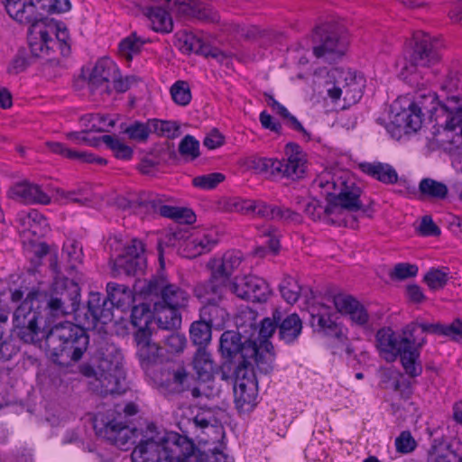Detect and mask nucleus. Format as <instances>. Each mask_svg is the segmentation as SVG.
<instances>
[{"mask_svg": "<svg viewBox=\"0 0 462 462\" xmlns=\"http://www.w3.org/2000/svg\"><path fill=\"white\" fill-rule=\"evenodd\" d=\"M139 81V79L135 76H125L123 77L118 70L116 72V77L112 81V88L116 93H125L126 92L133 84H135Z\"/></svg>", "mask_w": 462, "mask_h": 462, "instance_id": "obj_62", "label": "nucleus"}, {"mask_svg": "<svg viewBox=\"0 0 462 462\" xmlns=\"http://www.w3.org/2000/svg\"><path fill=\"white\" fill-rule=\"evenodd\" d=\"M286 158L282 160L266 157H254L248 166L257 173L297 180L304 178L307 170L306 153L296 143H288L284 147Z\"/></svg>", "mask_w": 462, "mask_h": 462, "instance_id": "obj_5", "label": "nucleus"}, {"mask_svg": "<svg viewBox=\"0 0 462 462\" xmlns=\"http://www.w3.org/2000/svg\"><path fill=\"white\" fill-rule=\"evenodd\" d=\"M359 169L365 174L375 179L383 184H395L398 182V173L395 169L388 164L380 162H363L359 164Z\"/></svg>", "mask_w": 462, "mask_h": 462, "instance_id": "obj_28", "label": "nucleus"}, {"mask_svg": "<svg viewBox=\"0 0 462 462\" xmlns=\"http://www.w3.org/2000/svg\"><path fill=\"white\" fill-rule=\"evenodd\" d=\"M152 330H140L134 333V340L137 346V356L142 368L146 373L155 367L160 358V346L152 342Z\"/></svg>", "mask_w": 462, "mask_h": 462, "instance_id": "obj_18", "label": "nucleus"}, {"mask_svg": "<svg viewBox=\"0 0 462 462\" xmlns=\"http://www.w3.org/2000/svg\"><path fill=\"white\" fill-rule=\"evenodd\" d=\"M152 132L168 139H174L180 134V125L173 121L151 119Z\"/></svg>", "mask_w": 462, "mask_h": 462, "instance_id": "obj_46", "label": "nucleus"}, {"mask_svg": "<svg viewBox=\"0 0 462 462\" xmlns=\"http://www.w3.org/2000/svg\"><path fill=\"white\" fill-rule=\"evenodd\" d=\"M34 23L40 24L45 19L47 14L54 13L52 0H32Z\"/></svg>", "mask_w": 462, "mask_h": 462, "instance_id": "obj_59", "label": "nucleus"}, {"mask_svg": "<svg viewBox=\"0 0 462 462\" xmlns=\"http://www.w3.org/2000/svg\"><path fill=\"white\" fill-rule=\"evenodd\" d=\"M424 99H430L432 103V106L430 108H427L424 106L422 101H413L411 102L407 109H403L402 112L397 113L395 116V124L399 127H403L408 131L416 132L421 127L422 117L424 114L422 110H427V112L432 113L437 109V106L434 105L435 97L430 95L429 97H422Z\"/></svg>", "mask_w": 462, "mask_h": 462, "instance_id": "obj_19", "label": "nucleus"}, {"mask_svg": "<svg viewBox=\"0 0 462 462\" xmlns=\"http://www.w3.org/2000/svg\"><path fill=\"white\" fill-rule=\"evenodd\" d=\"M311 326H318L320 329L324 331H331L335 332L337 336H338L337 325L331 319L329 314H320V313H312L310 319Z\"/></svg>", "mask_w": 462, "mask_h": 462, "instance_id": "obj_57", "label": "nucleus"}, {"mask_svg": "<svg viewBox=\"0 0 462 462\" xmlns=\"http://www.w3.org/2000/svg\"><path fill=\"white\" fill-rule=\"evenodd\" d=\"M42 294L30 291L14 313V321L19 337L25 343L44 338L46 351L52 362L69 366L82 359L89 346V336L83 326L69 321L54 325L48 332L38 326L39 313L33 310V301H40Z\"/></svg>", "mask_w": 462, "mask_h": 462, "instance_id": "obj_1", "label": "nucleus"}, {"mask_svg": "<svg viewBox=\"0 0 462 462\" xmlns=\"http://www.w3.org/2000/svg\"><path fill=\"white\" fill-rule=\"evenodd\" d=\"M145 374L150 378L153 386L164 395L181 393L190 391L193 398L209 397L204 393L201 385H196L194 375L182 365H156L149 369Z\"/></svg>", "mask_w": 462, "mask_h": 462, "instance_id": "obj_6", "label": "nucleus"}, {"mask_svg": "<svg viewBox=\"0 0 462 462\" xmlns=\"http://www.w3.org/2000/svg\"><path fill=\"white\" fill-rule=\"evenodd\" d=\"M242 261L243 254L240 251H227L223 254L222 258L210 260L207 263V268L229 281H233L232 275L238 269Z\"/></svg>", "mask_w": 462, "mask_h": 462, "instance_id": "obj_26", "label": "nucleus"}, {"mask_svg": "<svg viewBox=\"0 0 462 462\" xmlns=\"http://www.w3.org/2000/svg\"><path fill=\"white\" fill-rule=\"evenodd\" d=\"M140 293L152 302L172 309H185L188 306L189 293L177 284L171 283L165 276H152L144 281Z\"/></svg>", "mask_w": 462, "mask_h": 462, "instance_id": "obj_9", "label": "nucleus"}, {"mask_svg": "<svg viewBox=\"0 0 462 462\" xmlns=\"http://www.w3.org/2000/svg\"><path fill=\"white\" fill-rule=\"evenodd\" d=\"M172 100L179 106H187L191 101V91L187 81L178 80L170 89Z\"/></svg>", "mask_w": 462, "mask_h": 462, "instance_id": "obj_49", "label": "nucleus"}, {"mask_svg": "<svg viewBox=\"0 0 462 462\" xmlns=\"http://www.w3.org/2000/svg\"><path fill=\"white\" fill-rule=\"evenodd\" d=\"M279 290L283 300L292 305L298 301L300 296L301 287L293 277L284 275L279 285Z\"/></svg>", "mask_w": 462, "mask_h": 462, "instance_id": "obj_44", "label": "nucleus"}, {"mask_svg": "<svg viewBox=\"0 0 462 462\" xmlns=\"http://www.w3.org/2000/svg\"><path fill=\"white\" fill-rule=\"evenodd\" d=\"M419 268L416 264H411L408 263H397L393 272L390 273V276L393 280H405L408 278H411L417 275Z\"/></svg>", "mask_w": 462, "mask_h": 462, "instance_id": "obj_56", "label": "nucleus"}, {"mask_svg": "<svg viewBox=\"0 0 462 462\" xmlns=\"http://www.w3.org/2000/svg\"><path fill=\"white\" fill-rule=\"evenodd\" d=\"M416 446L417 443L409 430L402 431L395 439L396 450L402 454L412 452Z\"/></svg>", "mask_w": 462, "mask_h": 462, "instance_id": "obj_58", "label": "nucleus"}, {"mask_svg": "<svg viewBox=\"0 0 462 462\" xmlns=\"http://www.w3.org/2000/svg\"><path fill=\"white\" fill-rule=\"evenodd\" d=\"M117 71V66L110 59H100L93 68L89 79L112 83Z\"/></svg>", "mask_w": 462, "mask_h": 462, "instance_id": "obj_41", "label": "nucleus"}, {"mask_svg": "<svg viewBox=\"0 0 462 462\" xmlns=\"http://www.w3.org/2000/svg\"><path fill=\"white\" fill-rule=\"evenodd\" d=\"M324 208L319 201L311 200L308 201L304 205V212L313 221L321 220L322 218L327 222L328 217L324 213Z\"/></svg>", "mask_w": 462, "mask_h": 462, "instance_id": "obj_64", "label": "nucleus"}, {"mask_svg": "<svg viewBox=\"0 0 462 462\" xmlns=\"http://www.w3.org/2000/svg\"><path fill=\"white\" fill-rule=\"evenodd\" d=\"M460 98L457 96L447 97L448 103H440L441 107L450 116L446 123V129L449 131L460 127V134L462 136V106L458 103Z\"/></svg>", "mask_w": 462, "mask_h": 462, "instance_id": "obj_40", "label": "nucleus"}, {"mask_svg": "<svg viewBox=\"0 0 462 462\" xmlns=\"http://www.w3.org/2000/svg\"><path fill=\"white\" fill-rule=\"evenodd\" d=\"M219 351L225 359L235 362V368L255 365L261 372L268 374L273 367L275 354L270 341H261L259 345L250 339L243 342L240 333L226 330L220 337Z\"/></svg>", "mask_w": 462, "mask_h": 462, "instance_id": "obj_2", "label": "nucleus"}, {"mask_svg": "<svg viewBox=\"0 0 462 462\" xmlns=\"http://www.w3.org/2000/svg\"><path fill=\"white\" fill-rule=\"evenodd\" d=\"M393 391L398 392L400 398L403 401H408L413 394V387L410 380L404 378L402 374L399 381L394 382Z\"/></svg>", "mask_w": 462, "mask_h": 462, "instance_id": "obj_63", "label": "nucleus"}, {"mask_svg": "<svg viewBox=\"0 0 462 462\" xmlns=\"http://www.w3.org/2000/svg\"><path fill=\"white\" fill-rule=\"evenodd\" d=\"M180 154L189 161H194L199 155V143L192 135H185L179 144Z\"/></svg>", "mask_w": 462, "mask_h": 462, "instance_id": "obj_51", "label": "nucleus"}, {"mask_svg": "<svg viewBox=\"0 0 462 462\" xmlns=\"http://www.w3.org/2000/svg\"><path fill=\"white\" fill-rule=\"evenodd\" d=\"M254 365L235 368V402L238 410L250 411L257 404L258 382L254 374Z\"/></svg>", "mask_w": 462, "mask_h": 462, "instance_id": "obj_12", "label": "nucleus"}, {"mask_svg": "<svg viewBox=\"0 0 462 462\" xmlns=\"http://www.w3.org/2000/svg\"><path fill=\"white\" fill-rule=\"evenodd\" d=\"M113 319L112 303L100 292L91 291L88 295L87 311L84 313L83 326L95 328L100 322L107 324Z\"/></svg>", "mask_w": 462, "mask_h": 462, "instance_id": "obj_16", "label": "nucleus"}, {"mask_svg": "<svg viewBox=\"0 0 462 462\" xmlns=\"http://www.w3.org/2000/svg\"><path fill=\"white\" fill-rule=\"evenodd\" d=\"M88 85L90 95L96 101H104L107 99L113 92L111 83L108 82H102L88 79Z\"/></svg>", "mask_w": 462, "mask_h": 462, "instance_id": "obj_54", "label": "nucleus"}, {"mask_svg": "<svg viewBox=\"0 0 462 462\" xmlns=\"http://www.w3.org/2000/svg\"><path fill=\"white\" fill-rule=\"evenodd\" d=\"M417 344H406L399 355L405 373L411 377H417L422 373Z\"/></svg>", "mask_w": 462, "mask_h": 462, "instance_id": "obj_35", "label": "nucleus"}, {"mask_svg": "<svg viewBox=\"0 0 462 462\" xmlns=\"http://www.w3.org/2000/svg\"><path fill=\"white\" fill-rule=\"evenodd\" d=\"M407 338L408 335L402 337H398L391 328L384 327L376 332V347L384 360L393 362L398 358L404 346L411 344V341L409 343L404 342V339Z\"/></svg>", "mask_w": 462, "mask_h": 462, "instance_id": "obj_17", "label": "nucleus"}, {"mask_svg": "<svg viewBox=\"0 0 462 462\" xmlns=\"http://www.w3.org/2000/svg\"><path fill=\"white\" fill-rule=\"evenodd\" d=\"M118 352L114 344L100 341L97 349V355L99 359L98 367L101 370L100 376L97 378L102 387H105L104 393H114L116 392L117 378L111 374L117 368V362H115V354Z\"/></svg>", "mask_w": 462, "mask_h": 462, "instance_id": "obj_15", "label": "nucleus"}, {"mask_svg": "<svg viewBox=\"0 0 462 462\" xmlns=\"http://www.w3.org/2000/svg\"><path fill=\"white\" fill-rule=\"evenodd\" d=\"M93 428L97 436L125 450L136 442L140 433L137 428L131 427L130 420H125V415L117 409L98 413L95 417Z\"/></svg>", "mask_w": 462, "mask_h": 462, "instance_id": "obj_7", "label": "nucleus"}, {"mask_svg": "<svg viewBox=\"0 0 462 462\" xmlns=\"http://www.w3.org/2000/svg\"><path fill=\"white\" fill-rule=\"evenodd\" d=\"M338 82L344 89L343 99L347 106L357 103L364 92L365 79L350 69H338Z\"/></svg>", "mask_w": 462, "mask_h": 462, "instance_id": "obj_20", "label": "nucleus"}, {"mask_svg": "<svg viewBox=\"0 0 462 462\" xmlns=\"http://www.w3.org/2000/svg\"><path fill=\"white\" fill-rule=\"evenodd\" d=\"M448 325L440 322H411L403 328V335H408V338L404 339V342L411 341V344H417V346L421 347L426 343V338L417 339L415 332L418 328H420L422 333L447 337Z\"/></svg>", "mask_w": 462, "mask_h": 462, "instance_id": "obj_27", "label": "nucleus"}, {"mask_svg": "<svg viewBox=\"0 0 462 462\" xmlns=\"http://www.w3.org/2000/svg\"><path fill=\"white\" fill-rule=\"evenodd\" d=\"M45 310L51 317H63L78 313L80 305V287L68 278L55 279L44 295Z\"/></svg>", "mask_w": 462, "mask_h": 462, "instance_id": "obj_8", "label": "nucleus"}, {"mask_svg": "<svg viewBox=\"0 0 462 462\" xmlns=\"http://www.w3.org/2000/svg\"><path fill=\"white\" fill-rule=\"evenodd\" d=\"M145 15L151 21L152 29L157 32L169 33L173 30L171 15L161 6H152L145 9Z\"/></svg>", "mask_w": 462, "mask_h": 462, "instance_id": "obj_37", "label": "nucleus"}, {"mask_svg": "<svg viewBox=\"0 0 462 462\" xmlns=\"http://www.w3.org/2000/svg\"><path fill=\"white\" fill-rule=\"evenodd\" d=\"M280 310H275L272 318H264L261 322L259 335L263 339L262 341H269L268 338L273 336L279 327Z\"/></svg>", "mask_w": 462, "mask_h": 462, "instance_id": "obj_55", "label": "nucleus"}, {"mask_svg": "<svg viewBox=\"0 0 462 462\" xmlns=\"http://www.w3.org/2000/svg\"><path fill=\"white\" fill-rule=\"evenodd\" d=\"M254 200H245L239 198L224 199L221 202V208L226 212H238L243 215L252 213Z\"/></svg>", "mask_w": 462, "mask_h": 462, "instance_id": "obj_50", "label": "nucleus"}, {"mask_svg": "<svg viewBox=\"0 0 462 462\" xmlns=\"http://www.w3.org/2000/svg\"><path fill=\"white\" fill-rule=\"evenodd\" d=\"M275 208L276 206L274 205L267 204L262 200H254L252 213L258 217L274 220Z\"/></svg>", "mask_w": 462, "mask_h": 462, "instance_id": "obj_60", "label": "nucleus"}, {"mask_svg": "<svg viewBox=\"0 0 462 462\" xmlns=\"http://www.w3.org/2000/svg\"><path fill=\"white\" fill-rule=\"evenodd\" d=\"M192 365L197 374L198 380L201 382L198 385H201V389L206 393L205 383L213 379L215 372L217 370V365L206 347H198L192 359Z\"/></svg>", "mask_w": 462, "mask_h": 462, "instance_id": "obj_24", "label": "nucleus"}, {"mask_svg": "<svg viewBox=\"0 0 462 462\" xmlns=\"http://www.w3.org/2000/svg\"><path fill=\"white\" fill-rule=\"evenodd\" d=\"M180 309H172L164 307L158 302H153L154 318L157 320L158 327L162 329L174 330L180 327L181 315Z\"/></svg>", "mask_w": 462, "mask_h": 462, "instance_id": "obj_34", "label": "nucleus"}, {"mask_svg": "<svg viewBox=\"0 0 462 462\" xmlns=\"http://www.w3.org/2000/svg\"><path fill=\"white\" fill-rule=\"evenodd\" d=\"M5 10L9 16L20 23L31 24L29 33L39 28L34 23L32 0H4Z\"/></svg>", "mask_w": 462, "mask_h": 462, "instance_id": "obj_23", "label": "nucleus"}, {"mask_svg": "<svg viewBox=\"0 0 462 462\" xmlns=\"http://www.w3.org/2000/svg\"><path fill=\"white\" fill-rule=\"evenodd\" d=\"M180 50L187 53L194 52L207 58L211 57L219 62H223L226 59V55L221 50L206 43L202 38L191 32L184 35Z\"/></svg>", "mask_w": 462, "mask_h": 462, "instance_id": "obj_25", "label": "nucleus"}, {"mask_svg": "<svg viewBox=\"0 0 462 462\" xmlns=\"http://www.w3.org/2000/svg\"><path fill=\"white\" fill-rule=\"evenodd\" d=\"M51 43H55L54 40L51 37L49 32L41 28L36 29L35 32L30 33L29 47L31 53L35 58H42L50 54L52 49Z\"/></svg>", "mask_w": 462, "mask_h": 462, "instance_id": "obj_36", "label": "nucleus"}, {"mask_svg": "<svg viewBox=\"0 0 462 462\" xmlns=\"http://www.w3.org/2000/svg\"><path fill=\"white\" fill-rule=\"evenodd\" d=\"M232 293L236 297L253 302H265L270 290L268 283L255 275L236 276L233 279Z\"/></svg>", "mask_w": 462, "mask_h": 462, "instance_id": "obj_14", "label": "nucleus"}, {"mask_svg": "<svg viewBox=\"0 0 462 462\" xmlns=\"http://www.w3.org/2000/svg\"><path fill=\"white\" fill-rule=\"evenodd\" d=\"M106 297L112 303V309L116 307L123 311L129 310L134 302V295L132 290L125 285L116 282L106 284Z\"/></svg>", "mask_w": 462, "mask_h": 462, "instance_id": "obj_29", "label": "nucleus"}, {"mask_svg": "<svg viewBox=\"0 0 462 462\" xmlns=\"http://www.w3.org/2000/svg\"><path fill=\"white\" fill-rule=\"evenodd\" d=\"M125 133L132 140L144 142L152 133L151 120H148L147 123L135 121L126 127Z\"/></svg>", "mask_w": 462, "mask_h": 462, "instance_id": "obj_52", "label": "nucleus"}, {"mask_svg": "<svg viewBox=\"0 0 462 462\" xmlns=\"http://www.w3.org/2000/svg\"><path fill=\"white\" fill-rule=\"evenodd\" d=\"M319 186L326 191L327 206L324 208V213L328 217V224L346 226V221L341 217L344 211L361 210L367 213L372 208V202L367 206L363 205L360 199L362 189L354 182L348 184L347 181L341 179L337 181L320 180Z\"/></svg>", "mask_w": 462, "mask_h": 462, "instance_id": "obj_4", "label": "nucleus"}, {"mask_svg": "<svg viewBox=\"0 0 462 462\" xmlns=\"http://www.w3.org/2000/svg\"><path fill=\"white\" fill-rule=\"evenodd\" d=\"M145 267L144 256L129 257L119 254L114 262L113 273L115 276L121 274L136 276L143 273Z\"/></svg>", "mask_w": 462, "mask_h": 462, "instance_id": "obj_31", "label": "nucleus"}, {"mask_svg": "<svg viewBox=\"0 0 462 462\" xmlns=\"http://www.w3.org/2000/svg\"><path fill=\"white\" fill-rule=\"evenodd\" d=\"M226 177L220 172L199 175L192 179V185L201 189H213L225 180Z\"/></svg>", "mask_w": 462, "mask_h": 462, "instance_id": "obj_53", "label": "nucleus"}, {"mask_svg": "<svg viewBox=\"0 0 462 462\" xmlns=\"http://www.w3.org/2000/svg\"><path fill=\"white\" fill-rule=\"evenodd\" d=\"M336 309L341 314L348 315L350 319L358 326H365L369 314L365 307L352 295L338 294L334 297Z\"/></svg>", "mask_w": 462, "mask_h": 462, "instance_id": "obj_21", "label": "nucleus"}, {"mask_svg": "<svg viewBox=\"0 0 462 462\" xmlns=\"http://www.w3.org/2000/svg\"><path fill=\"white\" fill-rule=\"evenodd\" d=\"M204 305L200 309V319L207 321L212 327L221 328L229 319V314L223 306V302L201 301Z\"/></svg>", "mask_w": 462, "mask_h": 462, "instance_id": "obj_32", "label": "nucleus"}, {"mask_svg": "<svg viewBox=\"0 0 462 462\" xmlns=\"http://www.w3.org/2000/svg\"><path fill=\"white\" fill-rule=\"evenodd\" d=\"M448 279V272L438 268H430L424 275L423 282L431 291H439L447 285Z\"/></svg>", "mask_w": 462, "mask_h": 462, "instance_id": "obj_48", "label": "nucleus"}, {"mask_svg": "<svg viewBox=\"0 0 462 462\" xmlns=\"http://www.w3.org/2000/svg\"><path fill=\"white\" fill-rule=\"evenodd\" d=\"M313 54L316 58H323L329 63L341 58L346 51V42L341 37L338 27L335 23H325L314 29Z\"/></svg>", "mask_w": 462, "mask_h": 462, "instance_id": "obj_10", "label": "nucleus"}, {"mask_svg": "<svg viewBox=\"0 0 462 462\" xmlns=\"http://www.w3.org/2000/svg\"><path fill=\"white\" fill-rule=\"evenodd\" d=\"M130 309V321L134 328H137L136 331L151 330L149 326L152 321L154 313L151 310L150 305L142 302L137 305H132Z\"/></svg>", "mask_w": 462, "mask_h": 462, "instance_id": "obj_39", "label": "nucleus"}, {"mask_svg": "<svg viewBox=\"0 0 462 462\" xmlns=\"http://www.w3.org/2000/svg\"><path fill=\"white\" fill-rule=\"evenodd\" d=\"M448 188L440 181L430 178H424L419 183L418 199L426 200H444L448 198Z\"/></svg>", "mask_w": 462, "mask_h": 462, "instance_id": "obj_33", "label": "nucleus"}, {"mask_svg": "<svg viewBox=\"0 0 462 462\" xmlns=\"http://www.w3.org/2000/svg\"><path fill=\"white\" fill-rule=\"evenodd\" d=\"M186 337L184 335L171 332L164 339L165 346L169 353H180L182 352L186 346Z\"/></svg>", "mask_w": 462, "mask_h": 462, "instance_id": "obj_61", "label": "nucleus"}, {"mask_svg": "<svg viewBox=\"0 0 462 462\" xmlns=\"http://www.w3.org/2000/svg\"><path fill=\"white\" fill-rule=\"evenodd\" d=\"M302 321L297 313L288 314L283 317L280 311L279 337L287 344L293 343L300 335Z\"/></svg>", "mask_w": 462, "mask_h": 462, "instance_id": "obj_30", "label": "nucleus"}, {"mask_svg": "<svg viewBox=\"0 0 462 462\" xmlns=\"http://www.w3.org/2000/svg\"><path fill=\"white\" fill-rule=\"evenodd\" d=\"M102 143H104L110 150L113 151L117 159L129 160L133 156V149L122 143L115 135H103Z\"/></svg>", "mask_w": 462, "mask_h": 462, "instance_id": "obj_47", "label": "nucleus"}, {"mask_svg": "<svg viewBox=\"0 0 462 462\" xmlns=\"http://www.w3.org/2000/svg\"><path fill=\"white\" fill-rule=\"evenodd\" d=\"M14 192L27 203L48 205L51 202L50 196L37 184L29 182L19 183L15 185Z\"/></svg>", "mask_w": 462, "mask_h": 462, "instance_id": "obj_38", "label": "nucleus"}, {"mask_svg": "<svg viewBox=\"0 0 462 462\" xmlns=\"http://www.w3.org/2000/svg\"><path fill=\"white\" fill-rule=\"evenodd\" d=\"M413 42L408 59L411 66L430 68L440 62L443 43L439 38L420 31L413 34Z\"/></svg>", "mask_w": 462, "mask_h": 462, "instance_id": "obj_11", "label": "nucleus"}, {"mask_svg": "<svg viewBox=\"0 0 462 462\" xmlns=\"http://www.w3.org/2000/svg\"><path fill=\"white\" fill-rule=\"evenodd\" d=\"M212 326L204 319L192 322L189 328L190 339L199 347H206L211 340Z\"/></svg>", "mask_w": 462, "mask_h": 462, "instance_id": "obj_42", "label": "nucleus"}, {"mask_svg": "<svg viewBox=\"0 0 462 462\" xmlns=\"http://www.w3.org/2000/svg\"><path fill=\"white\" fill-rule=\"evenodd\" d=\"M233 281L210 271L208 280L195 285L193 292L200 301L223 302L232 293Z\"/></svg>", "mask_w": 462, "mask_h": 462, "instance_id": "obj_13", "label": "nucleus"}, {"mask_svg": "<svg viewBox=\"0 0 462 462\" xmlns=\"http://www.w3.org/2000/svg\"><path fill=\"white\" fill-rule=\"evenodd\" d=\"M157 206H160V197L145 191L134 195L122 205L124 209H129L142 218L157 215Z\"/></svg>", "mask_w": 462, "mask_h": 462, "instance_id": "obj_22", "label": "nucleus"}, {"mask_svg": "<svg viewBox=\"0 0 462 462\" xmlns=\"http://www.w3.org/2000/svg\"><path fill=\"white\" fill-rule=\"evenodd\" d=\"M216 243L217 241L212 239L208 234L203 235L201 237H194L187 240L185 242L186 248L189 250H193V252H191L188 257H196L210 251Z\"/></svg>", "mask_w": 462, "mask_h": 462, "instance_id": "obj_45", "label": "nucleus"}, {"mask_svg": "<svg viewBox=\"0 0 462 462\" xmlns=\"http://www.w3.org/2000/svg\"><path fill=\"white\" fill-rule=\"evenodd\" d=\"M142 438L133 451H139L149 459L161 458L163 462H189L196 447L194 442L177 432H167L158 438L157 427L149 423L145 430H140Z\"/></svg>", "mask_w": 462, "mask_h": 462, "instance_id": "obj_3", "label": "nucleus"}, {"mask_svg": "<svg viewBox=\"0 0 462 462\" xmlns=\"http://www.w3.org/2000/svg\"><path fill=\"white\" fill-rule=\"evenodd\" d=\"M145 40L132 32L129 36L121 41L118 46L119 54L127 61L132 60L133 56L141 52Z\"/></svg>", "mask_w": 462, "mask_h": 462, "instance_id": "obj_43", "label": "nucleus"}]
</instances>
